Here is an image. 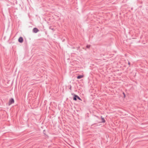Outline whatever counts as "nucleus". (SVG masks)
Instances as JSON below:
<instances>
[{
    "label": "nucleus",
    "instance_id": "obj_1",
    "mask_svg": "<svg viewBox=\"0 0 148 148\" xmlns=\"http://www.w3.org/2000/svg\"><path fill=\"white\" fill-rule=\"evenodd\" d=\"M77 99L79 100H82L81 98L77 95H75L73 97V100L75 101H76Z\"/></svg>",
    "mask_w": 148,
    "mask_h": 148
},
{
    "label": "nucleus",
    "instance_id": "obj_2",
    "mask_svg": "<svg viewBox=\"0 0 148 148\" xmlns=\"http://www.w3.org/2000/svg\"><path fill=\"white\" fill-rule=\"evenodd\" d=\"M14 103V100L12 98H11L10 99L9 102V105H10Z\"/></svg>",
    "mask_w": 148,
    "mask_h": 148
},
{
    "label": "nucleus",
    "instance_id": "obj_3",
    "mask_svg": "<svg viewBox=\"0 0 148 148\" xmlns=\"http://www.w3.org/2000/svg\"><path fill=\"white\" fill-rule=\"evenodd\" d=\"M33 31L34 33H36L39 31V30L37 28H34L33 29Z\"/></svg>",
    "mask_w": 148,
    "mask_h": 148
},
{
    "label": "nucleus",
    "instance_id": "obj_4",
    "mask_svg": "<svg viewBox=\"0 0 148 148\" xmlns=\"http://www.w3.org/2000/svg\"><path fill=\"white\" fill-rule=\"evenodd\" d=\"M23 41V38H19L18 39V41L20 43H22Z\"/></svg>",
    "mask_w": 148,
    "mask_h": 148
},
{
    "label": "nucleus",
    "instance_id": "obj_5",
    "mask_svg": "<svg viewBox=\"0 0 148 148\" xmlns=\"http://www.w3.org/2000/svg\"><path fill=\"white\" fill-rule=\"evenodd\" d=\"M84 76L83 75H79L77 77V78L78 79H80L83 77Z\"/></svg>",
    "mask_w": 148,
    "mask_h": 148
},
{
    "label": "nucleus",
    "instance_id": "obj_6",
    "mask_svg": "<svg viewBox=\"0 0 148 148\" xmlns=\"http://www.w3.org/2000/svg\"><path fill=\"white\" fill-rule=\"evenodd\" d=\"M101 122L102 123H105L106 122V121L103 118L102 116H101Z\"/></svg>",
    "mask_w": 148,
    "mask_h": 148
},
{
    "label": "nucleus",
    "instance_id": "obj_7",
    "mask_svg": "<svg viewBox=\"0 0 148 148\" xmlns=\"http://www.w3.org/2000/svg\"><path fill=\"white\" fill-rule=\"evenodd\" d=\"M90 45H87L86 46V47L87 48L89 49L90 47Z\"/></svg>",
    "mask_w": 148,
    "mask_h": 148
},
{
    "label": "nucleus",
    "instance_id": "obj_8",
    "mask_svg": "<svg viewBox=\"0 0 148 148\" xmlns=\"http://www.w3.org/2000/svg\"><path fill=\"white\" fill-rule=\"evenodd\" d=\"M123 95H124V97H125V93L124 92H123Z\"/></svg>",
    "mask_w": 148,
    "mask_h": 148
},
{
    "label": "nucleus",
    "instance_id": "obj_9",
    "mask_svg": "<svg viewBox=\"0 0 148 148\" xmlns=\"http://www.w3.org/2000/svg\"><path fill=\"white\" fill-rule=\"evenodd\" d=\"M71 85H70V88H69V89L70 90H71Z\"/></svg>",
    "mask_w": 148,
    "mask_h": 148
},
{
    "label": "nucleus",
    "instance_id": "obj_10",
    "mask_svg": "<svg viewBox=\"0 0 148 148\" xmlns=\"http://www.w3.org/2000/svg\"><path fill=\"white\" fill-rule=\"evenodd\" d=\"M128 64H129V65L130 64V62H128Z\"/></svg>",
    "mask_w": 148,
    "mask_h": 148
},
{
    "label": "nucleus",
    "instance_id": "obj_11",
    "mask_svg": "<svg viewBox=\"0 0 148 148\" xmlns=\"http://www.w3.org/2000/svg\"><path fill=\"white\" fill-rule=\"evenodd\" d=\"M133 39H135V38H133Z\"/></svg>",
    "mask_w": 148,
    "mask_h": 148
}]
</instances>
